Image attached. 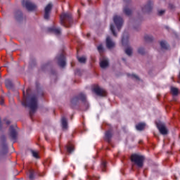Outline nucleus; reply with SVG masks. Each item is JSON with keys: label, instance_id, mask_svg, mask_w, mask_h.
Listing matches in <instances>:
<instances>
[{"label": "nucleus", "instance_id": "nucleus-1", "mask_svg": "<svg viewBox=\"0 0 180 180\" xmlns=\"http://www.w3.org/2000/svg\"><path fill=\"white\" fill-rule=\"evenodd\" d=\"M24 99L22 101L23 106H28L30 108V115L34 112L37 109V98L36 96H32L28 101V103L26 102V95L25 94V91H23Z\"/></svg>", "mask_w": 180, "mask_h": 180}, {"label": "nucleus", "instance_id": "nucleus-2", "mask_svg": "<svg viewBox=\"0 0 180 180\" xmlns=\"http://www.w3.org/2000/svg\"><path fill=\"white\" fill-rule=\"evenodd\" d=\"M60 23L63 26H65V27H70V23H71V14L68 13L61 14Z\"/></svg>", "mask_w": 180, "mask_h": 180}, {"label": "nucleus", "instance_id": "nucleus-3", "mask_svg": "<svg viewBox=\"0 0 180 180\" xmlns=\"http://www.w3.org/2000/svg\"><path fill=\"white\" fill-rule=\"evenodd\" d=\"M131 160L134 162L137 167L141 168L143 167V161H144V158L139 155H132L131 157Z\"/></svg>", "mask_w": 180, "mask_h": 180}, {"label": "nucleus", "instance_id": "nucleus-4", "mask_svg": "<svg viewBox=\"0 0 180 180\" xmlns=\"http://www.w3.org/2000/svg\"><path fill=\"white\" fill-rule=\"evenodd\" d=\"M10 137L13 143L16 141V139H18V127L16 126L10 127Z\"/></svg>", "mask_w": 180, "mask_h": 180}, {"label": "nucleus", "instance_id": "nucleus-5", "mask_svg": "<svg viewBox=\"0 0 180 180\" xmlns=\"http://www.w3.org/2000/svg\"><path fill=\"white\" fill-rule=\"evenodd\" d=\"M113 20L117 30H120L122 26L123 25V19L117 15H115L114 16Z\"/></svg>", "mask_w": 180, "mask_h": 180}, {"label": "nucleus", "instance_id": "nucleus-6", "mask_svg": "<svg viewBox=\"0 0 180 180\" xmlns=\"http://www.w3.org/2000/svg\"><path fill=\"white\" fill-rule=\"evenodd\" d=\"M22 6H25L27 11H34L36 9V5L31 3L29 0H23Z\"/></svg>", "mask_w": 180, "mask_h": 180}, {"label": "nucleus", "instance_id": "nucleus-7", "mask_svg": "<svg viewBox=\"0 0 180 180\" xmlns=\"http://www.w3.org/2000/svg\"><path fill=\"white\" fill-rule=\"evenodd\" d=\"M157 127L161 134H163V136H165V134H168V129H167V127L165 124L162 123H158Z\"/></svg>", "mask_w": 180, "mask_h": 180}, {"label": "nucleus", "instance_id": "nucleus-8", "mask_svg": "<svg viewBox=\"0 0 180 180\" xmlns=\"http://www.w3.org/2000/svg\"><path fill=\"white\" fill-rule=\"evenodd\" d=\"M1 155L6 154L8 153V144H6V140L5 138L1 137Z\"/></svg>", "mask_w": 180, "mask_h": 180}, {"label": "nucleus", "instance_id": "nucleus-9", "mask_svg": "<svg viewBox=\"0 0 180 180\" xmlns=\"http://www.w3.org/2000/svg\"><path fill=\"white\" fill-rule=\"evenodd\" d=\"M94 91L95 92V94H96V95H98L99 96H106V91L98 86L94 87Z\"/></svg>", "mask_w": 180, "mask_h": 180}, {"label": "nucleus", "instance_id": "nucleus-10", "mask_svg": "<svg viewBox=\"0 0 180 180\" xmlns=\"http://www.w3.org/2000/svg\"><path fill=\"white\" fill-rule=\"evenodd\" d=\"M109 65V60L105 56H101L100 58V67L101 68H106Z\"/></svg>", "mask_w": 180, "mask_h": 180}, {"label": "nucleus", "instance_id": "nucleus-11", "mask_svg": "<svg viewBox=\"0 0 180 180\" xmlns=\"http://www.w3.org/2000/svg\"><path fill=\"white\" fill-rule=\"evenodd\" d=\"M51 8H53V5L51 4H49L45 7L44 19H49L50 16V11H51Z\"/></svg>", "mask_w": 180, "mask_h": 180}, {"label": "nucleus", "instance_id": "nucleus-12", "mask_svg": "<svg viewBox=\"0 0 180 180\" xmlns=\"http://www.w3.org/2000/svg\"><path fill=\"white\" fill-rule=\"evenodd\" d=\"M106 46L108 49H113V47H115V42H113L109 37L106 38Z\"/></svg>", "mask_w": 180, "mask_h": 180}, {"label": "nucleus", "instance_id": "nucleus-13", "mask_svg": "<svg viewBox=\"0 0 180 180\" xmlns=\"http://www.w3.org/2000/svg\"><path fill=\"white\" fill-rule=\"evenodd\" d=\"M58 64L60 67H65V58L64 57V55H61L59 60Z\"/></svg>", "mask_w": 180, "mask_h": 180}, {"label": "nucleus", "instance_id": "nucleus-14", "mask_svg": "<svg viewBox=\"0 0 180 180\" xmlns=\"http://www.w3.org/2000/svg\"><path fill=\"white\" fill-rule=\"evenodd\" d=\"M62 128L65 130L68 127V124L67 123V119L65 117H62L61 120Z\"/></svg>", "mask_w": 180, "mask_h": 180}, {"label": "nucleus", "instance_id": "nucleus-15", "mask_svg": "<svg viewBox=\"0 0 180 180\" xmlns=\"http://www.w3.org/2000/svg\"><path fill=\"white\" fill-rule=\"evenodd\" d=\"M171 94L172 95L176 96L179 94V90L176 87L172 86L171 87Z\"/></svg>", "mask_w": 180, "mask_h": 180}, {"label": "nucleus", "instance_id": "nucleus-16", "mask_svg": "<svg viewBox=\"0 0 180 180\" xmlns=\"http://www.w3.org/2000/svg\"><path fill=\"white\" fill-rule=\"evenodd\" d=\"M49 30L51 32H53L55 34H60V33H61V30H60V28H56L54 27L52 28H50Z\"/></svg>", "mask_w": 180, "mask_h": 180}, {"label": "nucleus", "instance_id": "nucleus-17", "mask_svg": "<svg viewBox=\"0 0 180 180\" xmlns=\"http://www.w3.org/2000/svg\"><path fill=\"white\" fill-rule=\"evenodd\" d=\"M146 127V124L144 123H139L136 126V130H143Z\"/></svg>", "mask_w": 180, "mask_h": 180}, {"label": "nucleus", "instance_id": "nucleus-18", "mask_svg": "<svg viewBox=\"0 0 180 180\" xmlns=\"http://www.w3.org/2000/svg\"><path fill=\"white\" fill-rule=\"evenodd\" d=\"M77 60H78L79 63H84L86 61V58H85L84 56L78 57Z\"/></svg>", "mask_w": 180, "mask_h": 180}, {"label": "nucleus", "instance_id": "nucleus-19", "mask_svg": "<svg viewBox=\"0 0 180 180\" xmlns=\"http://www.w3.org/2000/svg\"><path fill=\"white\" fill-rule=\"evenodd\" d=\"M125 53L127 54V56H131V53H133V51L131 50V48L128 47L125 49Z\"/></svg>", "mask_w": 180, "mask_h": 180}, {"label": "nucleus", "instance_id": "nucleus-20", "mask_svg": "<svg viewBox=\"0 0 180 180\" xmlns=\"http://www.w3.org/2000/svg\"><path fill=\"white\" fill-rule=\"evenodd\" d=\"M68 153H72L74 151V146H72V144H70L68 146Z\"/></svg>", "mask_w": 180, "mask_h": 180}, {"label": "nucleus", "instance_id": "nucleus-21", "mask_svg": "<svg viewBox=\"0 0 180 180\" xmlns=\"http://www.w3.org/2000/svg\"><path fill=\"white\" fill-rule=\"evenodd\" d=\"M160 46L162 47V49H168L167 46V42L162 41L160 42Z\"/></svg>", "mask_w": 180, "mask_h": 180}, {"label": "nucleus", "instance_id": "nucleus-22", "mask_svg": "<svg viewBox=\"0 0 180 180\" xmlns=\"http://www.w3.org/2000/svg\"><path fill=\"white\" fill-rule=\"evenodd\" d=\"M112 136V133L110 131H107L105 133V138L109 140V139H110V137Z\"/></svg>", "mask_w": 180, "mask_h": 180}, {"label": "nucleus", "instance_id": "nucleus-23", "mask_svg": "<svg viewBox=\"0 0 180 180\" xmlns=\"http://www.w3.org/2000/svg\"><path fill=\"white\" fill-rule=\"evenodd\" d=\"M32 155L34 158H39V152L32 150Z\"/></svg>", "mask_w": 180, "mask_h": 180}, {"label": "nucleus", "instance_id": "nucleus-24", "mask_svg": "<svg viewBox=\"0 0 180 180\" xmlns=\"http://www.w3.org/2000/svg\"><path fill=\"white\" fill-rule=\"evenodd\" d=\"M110 30H111L113 36H116V32H115V27L113 26V25H110Z\"/></svg>", "mask_w": 180, "mask_h": 180}, {"label": "nucleus", "instance_id": "nucleus-25", "mask_svg": "<svg viewBox=\"0 0 180 180\" xmlns=\"http://www.w3.org/2000/svg\"><path fill=\"white\" fill-rule=\"evenodd\" d=\"M34 172H33V170H30V179H33L34 178Z\"/></svg>", "mask_w": 180, "mask_h": 180}, {"label": "nucleus", "instance_id": "nucleus-26", "mask_svg": "<svg viewBox=\"0 0 180 180\" xmlns=\"http://www.w3.org/2000/svg\"><path fill=\"white\" fill-rule=\"evenodd\" d=\"M124 12L126 15H130V13H131V11L129 10V8H124Z\"/></svg>", "mask_w": 180, "mask_h": 180}, {"label": "nucleus", "instance_id": "nucleus-27", "mask_svg": "<svg viewBox=\"0 0 180 180\" xmlns=\"http://www.w3.org/2000/svg\"><path fill=\"white\" fill-rule=\"evenodd\" d=\"M129 41V39H128V38L127 37V38H124V37H123L122 38V44L124 46V44H126V43H127Z\"/></svg>", "mask_w": 180, "mask_h": 180}, {"label": "nucleus", "instance_id": "nucleus-28", "mask_svg": "<svg viewBox=\"0 0 180 180\" xmlns=\"http://www.w3.org/2000/svg\"><path fill=\"white\" fill-rule=\"evenodd\" d=\"M98 51H99V53H102L103 51V46L102 45H99L98 46Z\"/></svg>", "mask_w": 180, "mask_h": 180}, {"label": "nucleus", "instance_id": "nucleus-29", "mask_svg": "<svg viewBox=\"0 0 180 180\" xmlns=\"http://www.w3.org/2000/svg\"><path fill=\"white\" fill-rule=\"evenodd\" d=\"M6 86H7V88H11V86H12V84L9 82V80L6 81Z\"/></svg>", "mask_w": 180, "mask_h": 180}, {"label": "nucleus", "instance_id": "nucleus-30", "mask_svg": "<svg viewBox=\"0 0 180 180\" xmlns=\"http://www.w3.org/2000/svg\"><path fill=\"white\" fill-rule=\"evenodd\" d=\"M86 98V97L85 96V94H80V99H82V101H85Z\"/></svg>", "mask_w": 180, "mask_h": 180}, {"label": "nucleus", "instance_id": "nucleus-31", "mask_svg": "<svg viewBox=\"0 0 180 180\" xmlns=\"http://www.w3.org/2000/svg\"><path fill=\"white\" fill-rule=\"evenodd\" d=\"M164 13H165V11L164 10H160L158 11V15H160V16H161L162 15H164Z\"/></svg>", "mask_w": 180, "mask_h": 180}, {"label": "nucleus", "instance_id": "nucleus-32", "mask_svg": "<svg viewBox=\"0 0 180 180\" xmlns=\"http://www.w3.org/2000/svg\"><path fill=\"white\" fill-rule=\"evenodd\" d=\"M102 168H105L106 167V162H103L101 164Z\"/></svg>", "mask_w": 180, "mask_h": 180}, {"label": "nucleus", "instance_id": "nucleus-33", "mask_svg": "<svg viewBox=\"0 0 180 180\" xmlns=\"http://www.w3.org/2000/svg\"><path fill=\"white\" fill-rule=\"evenodd\" d=\"M131 77L132 78H136V79H139V77L136 75H132Z\"/></svg>", "mask_w": 180, "mask_h": 180}, {"label": "nucleus", "instance_id": "nucleus-34", "mask_svg": "<svg viewBox=\"0 0 180 180\" xmlns=\"http://www.w3.org/2000/svg\"><path fill=\"white\" fill-rule=\"evenodd\" d=\"M142 49H139V53H140L141 54H143V51H141Z\"/></svg>", "mask_w": 180, "mask_h": 180}, {"label": "nucleus", "instance_id": "nucleus-35", "mask_svg": "<svg viewBox=\"0 0 180 180\" xmlns=\"http://www.w3.org/2000/svg\"><path fill=\"white\" fill-rule=\"evenodd\" d=\"M27 95H29V89L27 90Z\"/></svg>", "mask_w": 180, "mask_h": 180}, {"label": "nucleus", "instance_id": "nucleus-36", "mask_svg": "<svg viewBox=\"0 0 180 180\" xmlns=\"http://www.w3.org/2000/svg\"><path fill=\"white\" fill-rule=\"evenodd\" d=\"M7 124H9V123H11V122H9V121H7Z\"/></svg>", "mask_w": 180, "mask_h": 180}, {"label": "nucleus", "instance_id": "nucleus-37", "mask_svg": "<svg viewBox=\"0 0 180 180\" xmlns=\"http://www.w3.org/2000/svg\"><path fill=\"white\" fill-rule=\"evenodd\" d=\"M87 36H89V34H87Z\"/></svg>", "mask_w": 180, "mask_h": 180}, {"label": "nucleus", "instance_id": "nucleus-38", "mask_svg": "<svg viewBox=\"0 0 180 180\" xmlns=\"http://www.w3.org/2000/svg\"><path fill=\"white\" fill-rule=\"evenodd\" d=\"M1 103H2V100H1Z\"/></svg>", "mask_w": 180, "mask_h": 180}]
</instances>
